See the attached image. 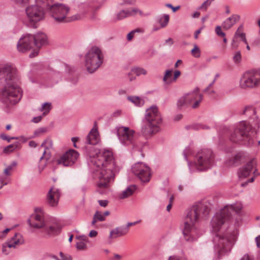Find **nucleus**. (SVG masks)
<instances>
[{
	"instance_id": "412c9836",
	"label": "nucleus",
	"mask_w": 260,
	"mask_h": 260,
	"mask_svg": "<svg viewBox=\"0 0 260 260\" xmlns=\"http://www.w3.org/2000/svg\"><path fill=\"white\" fill-rule=\"evenodd\" d=\"M159 131V124L143 120L141 132L146 137H149Z\"/></svg>"
},
{
	"instance_id": "a18cd8bd",
	"label": "nucleus",
	"mask_w": 260,
	"mask_h": 260,
	"mask_svg": "<svg viewBox=\"0 0 260 260\" xmlns=\"http://www.w3.org/2000/svg\"><path fill=\"white\" fill-rule=\"evenodd\" d=\"M192 149L189 146L186 147L183 152L184 157L187 161H188L187 156H189V155L192 154Z\"/></svg>"
},
{
	"instance_id": "3c124183",
	"label": "nucleus",
	"mask_w": 260,
	"mask_h": 260,
	"mask_svg": "<svg viewBox=\"0 0 260 260\" xmlns=\"http://www.w3.org/2000/svg\"><path fill=\"white\" fill-rule=\"evenodd\" d=\"M133 16H135L137 14H139L141 16H144L146 15L144 14L143 12L138 8H134L132 9Z\"/></svg>"
},
{
	"instance_id": "c9c22d12",
	"label": "nucleus",
	"mask_w": 260,
	"mask_h": 260,
	"mask_svg": "<svg viewBox=\"0 0 260 260\" xmlns=\"http://www.w3.org/2000/svg\"><path fill=\"white\" fill-rule=\"evenodd\" d=\"M105 220V217H104V215H103V214L100 212V211H96L94 216H93V220L91 222V224L92 225H94L95 224V223L98 221H104Z\"/></svg>"
},
{
	"instance_id": "58836bf2",
	"label": "nucleus",
	"mask_w": 260,
	"mask_h": 260,
	"mask_svg": "<svg viewBox=\"0 0 260 260\" xmlns=\"http://www.w3.org/2000/svg\"><path fill=\"white\" fill-rule=\"evenodd\" d=\"M169 21V15L165 14L159 20V23L162 27H165Z\"/></svg>"
},
{
	"instance_id": "338daca9",
	"label": "nucleus",
	"mask_w": 260,
	"mask_h": 260,
	"mask_svg": "<svg viewBox=\"0 0 260 260\" xmlns=\"http://www.w3.org/2000/svg\"><path fill=\"white\" fill-rule=\"evenodd\" d=\"M10 231V229H6L0 233V238H4L6 234Z\"/></svg>"
},
{
	"instance_id": "7c9ffc66",
	"label": "nucleus",
	"mask_w": 260,
	"mask_h": 260,
	"mask_svg": "<svg viewBox=\"0 0 260 260\" xmlns=\"http://www.w3.org/2000/svg\"><path fill=\"white\" fill-rule=\"evenodd\" d=\"M147 74V71L145 69L141 67H136L132 69L130 73H128V76L129 77V80L132 81L135 77H131L134 75H136V76H140L141 75H146Z\"/></svg>"
},
{
	"instance_id": "5701e85b",
	"label": "nucleus",
	"mask_w": 260,
	"mask_h": 260,
	"mask_svg": "<svg viewBox=\"0 0 260 260\" xmlns=\"http://www.w3.org/2000/svg\"><path fill=\"white\" fill-rule=\"evenodd\" d=\"M256 161L253 159L247 162L243 167L239 169L238 175L240 178H245L250 175L254 170Z\"/></svg>"
},
{
	"instance_id": "72a5a7b5",
	"label": "nucleus",
	"mask_w": 260,
	"mask_h": 260,
	"mask_svg": "<svg viewBox=\"0 0 260 260\" xmlns=\"http://www.w3.org/2000/svg\"><path fill=\"white\" fill-rule=\"evenodd\" d=\"M45 232L49 236H53L59 233V229L57 226H50L49 227H44Z\"/></svg>"
},
{
	"instance_id": "dca6fc26",
	"label": "nucleus",
	"mask_w": 260,
	"mask_h": 260,
	"mask_svg": "<svg viewBox=\"0 0 260 260\" xmlns=\"http://www.w3.org/2000/svg\"><path fill=\"white\" fill-rule=\"evenodd\" d=\"M133 173L143 182H148L150 180V168L142 162L135 164L132 167Z\"/></svg>"
},
{
	"instance_id": "20e7f679",
	"label": "nucleus",
	"mask_w": 260,
	"mask_h": 260,
	"mask_svg": "<svg viewBox=\"0 0 260 260\" xmlns=\"http://www.w3.org/2000/svg\"><path fill=\"white\" fill-rule=\"evenodd\" d=\"M1 75L4 76L7 82L0 95L1 101L7 105L16 104L22 97L21 89L14 84L17 79L16 69L12 66H0Z\"/></svg>"
},
{
	"instance_id": "423d86ee",
	"label": "nucleus",
	"mask_w": 260,
	"mask_h": 260,
	"mask_svg": "<svg viewBox=\"0 0 260 260\" xmlns=\"http://www.w3.org/2000/svg\"><path fill=\"white\" fill-rule=\"evenodd\" d=\"M47 36L43 32L35 35L27 34L20 39L17 47L19 52H25L34 46L39 49L47 43Z\"/></svg>"
},
{
	"instance_id": "13d9d810",
	"label": "nucleus",
	"mask_w": 260,
	"mask_h": 260,
	"mask_svg": "<svg viewBox=\"0 0 260 260\" xmlns=\"http://www.w3.org/2000/svg\"><path fill=\"white\" fill-rule=\"evenodd\" d=\"M168 260H187L184 257H180L178 256H170Z\"/></svg>"
},
{
	"instance_id": "c03bdc74",
	"label": "nucleus",
	"mask_w": 260,
	"mask_h": 260,
	"mask_svg": "<svg viewBox=\"0 0 260 260\" xmlns=\"http://www.w3.org/2000/svg\"><path fill=\"white\" fill-rule=\"evenodd\" d=\"M99 66H84L85 68L83 69L89 74H92L95 72Z\"/></svg>"
},
{
	"instance_id": "6e6d98bb",
	"label": "nucleus",
	"mask_w": 260,
	"mask_h": 260,
	"mask_svg": "<svg viewBox=\"0 0 260 260\" xmlns=\"http://www.w3.org/2000/svg\"><path fill=\"white\" fill-rule=\"evenodd\" d=\"M1 138L4 140H7L8 142H10L11 140H12V139H16V140H17L18 139V138L17 137H11V138H9L8 137L7 135H5V134H2L1 135Z\"/></svg>"
},
{
	"instance_id": "1a4fd4ad",
	"label": "nucleus",
	"mask_w": 260,
	"mask_h": 260,
	"mask_svg": "<svg viewBox=\"0 0 260 260\" xmlns=\"http://www.w3.org/2000/svg\"><path fill=\"white\" fill-rule=\"evenodd\" d=\"M240 87L243 89L253 88L260 85V68L244 72L240 80Z\"/></svg>"
},
{
	"instance_id": "4be33fe9",
	"label": "nucleus",
	"mask_w": 260,
	"mask_h": 260,
	"mask_svg": "<svg viewBox=\"0 0 260 260\" xmlns=\"http://www.w3.org/2000/svg\"><path fill=\"white\" fill-rule=\"evenodd\" d=\"M60 195V191L58 188L52 187L47 193V200L48 204L51 207L56 206L58 205Z\"/></svg>"
},
{
	"instance_id": "f257e3e1",
	"label": "nucleus",
	"mask_w": 260,
	"mask_h": 260,
	"mask_svg": "<svg viewBox=\"0 0 260 260\" xmlns=\"http://www.w3.org/2000/svg\"><path fill=\"white\" fill-rule=\"evenodd\" d=\"M88 164L93 170L94 177L98 179L97 185L105 188L113 180L116 173L120 170L116 164L113 153L109 150L96 152V155L89 154Z\"/></svg>"
},
{
	"instance_id": "9d476101",
	"label": "nucleus",
	"mask_w": 260,
	"mask_h": 260,
	"mask_svg": "<svg viewBox=\"0 0 260 260\" xmlns=\"http://www.w3.org/2000/svg\"><path fill=\"white\" fill-rule=\"evenodd\" d=\"M47 11L49 15L58 23H64L68 21L67 16L70 11L67 5L60 3L51 4Z\"/></svg>"
},
{
	"instance_id": "ea45409f",
	"label": "nucleus",
	"mask_w": 260,
	"mask_h": 260,
	"mask_svg": "<svg viewBox=\"0 0 260 260\" xmlns=\"http://www.w3.org/2000/svg\"><path fill=\"white\" fill-rule=\"evenodd\" d=\"M18 143L16 142L13 144H11L4 148V151L5 153H10L16 149L18 147Z\"/></svg>"
},
{
	"instance_id": "0eeeda50",
	"label": "nucleus",
	"mask_w": 260,
	"mask_h": 260,
	"mask_svg": "<svg viewBox=\"0 0 260 260\" xmlns=\"http://www.w3.org/2000/svg\"><path fill=\"white\" fill-rule=\"evenodd\" d=\"M242 208L243 205L240 202L225 206L212 218L211 222L212 231L214 232L219 231L222 225L230 219L232 211L234 210L236 212H239Z\"/></svg>"
},
{
	"instance_id": "052dcab7",
	"label": "nucleus",
	"mask_w": 260,
	"mask_h": 260,
	"mask_svg": "<svg viewBox=\"0 0 260 260\" xmlns=\"http://www.w3.org/2000/svg\"><path fill=\"white\" fill-rule=\"evenodd\" d=\"M240 260H254V258L251 255L245 254Z\"/></svg>"
},
{
	"instance_id": "aec40b11",
	"label": "nucleus",
	"mask_w": 260,
	"mask_h": 260,
	"mask_svg": "<svg viewBox=\"0 0 260 260\" xmlns=\"http://www.w3.org/2000/svg\"><path fill=\"white\" fill-rule=\"evenodd\" d=\"M145 119L159 125L161 123V117L156 106H153L146 110Z\"/></svg>"
},
{
	"instance_id": "603ef678",
	"label": "nucleus",
	"mask_w": 260,
	"mask_h": 260,
	"mask_svg": "<svg viewBox=\"0 0 260 260\" xmlns=\"http://www.w3.org/2000/svg\"><path fill=\"white\" fill-rule=\"evenodd\" d=\"M215 32L217 36L224 37H225V34L221 31V28L220 26H217L215 28Z\"/></svg>"
},
{
	"instance_id": "6ab92c4d",
	"label": "nucleus",
	"mask_w": 260,
	"mask_h": 260,
	"mask_svg": "<svg viewBox=\"0 0 260 260\" xmlns=\"http://www.w3.org/2000/svg\"><path fill=\"white\" fill-rule=\"evenodd\" d=\"M36 213L32 214L28 219L30 227L36 229L43 228L45 226V222L42 215V210L40 208L35 210Z\"/></svg>"
},
{
	"instance_id": "bf43d9fd",
	"label": "nucleus",
	"mask_w": 260,
	"mask_h": 260,
	"mask_svg": "<svg viewBox=\"0 0 260 260\" xmlns=\"http://www.w3.org/2000/svg\"><path fill=\"white\" fill-rule=\"evenodd\" d=\"M166 6L168 8H171L173 12H175L177 10L179 9L180 7L178 6L176 7H173L171 4H167Z\"/></svg>"
},
{
	"instance_id": "09e8293b",
	"label": "nucleus",
	"mask_w": 260,
	"mask_h": 260,
	"mask_svg": "<svg viewBox=\"0 0 260 260\" xmlns=\"http://www.w3.org/2000/svg\"><path fill=\"white\" fill-rule=\"evenodd\" d=\"M191 53L193 56L196 57H198L200 56V50L197 45H195L194 46L193 48L191 50Z\"/></svg>"
},
{
	"instance_id": "680f3d73",
	"label": "nucleus",
	"mask_w": 260,
	"mask_h": 260,
	"mask_svg": "<svg viewBox=\"0 0 260 260\" xmlns=\"http://www.w3.org/2000/svg\"><path fill=\"white\" fill-rule=\"evenodd\" d=\"M213 2V1H211V0H206L205 2H204L202 6H201V8H205V9H206L207 8V7L208 6H209L210 5V4H211V3Z\"/></svg>"
},
{
	"instance_id": "774afa93",
	"label": "nucleus",
	"mask_w": 260,
	"mask_h": 260,
	"mask_svg": "<svg viewBox=\"0 0 260 260\" xmlns=\"http://www.w3.org/2000/svg\"><path fill=\"white\" fill-rule=\"evenodd\" d=\"M254 177L253 176L250 179H249L248 181H247L246 182L242 183L241 186L243 187L246 186L248 183L252 182L254 181Z\"/></svg>"
},
{
	"instance_id": "864d4df0",
	"label": "nucleus",
	"mask_w": 260,
	"mask_h": 260,
	"mask_svg": "<svg viewBox=\"0 0 260 260\" xmlns=\"http://www.w3.org/2000/svg\"><path fill=\"white\" fill-rule=\"evenodd\" d=\"M233 59L236 63H238L240 62L241 59V55L240 51L237 52L235 54L233 57Z\"/></svg>"
},
{
	"instance_id": "37998d69",
	"label": "nucleus",
	"mask_w": 260,
	"mask_h": 260,
	"mask_svg": "<svg viewBox=\"0 0 260 260\" xmlns=\"http://www.w3.org/2000/svg\"><path fill=\"white\" fill-rule=\"evenodd\" d=\"M37 5L38 4H44V6L46 7V10L47 8L51 6L52 0H36Z\"/></svg>"
},
{
	"instance_id": "b1692460",
	"label": "nucleus",
	"mask_w": 260,
	"mask_h": 260,
	"mask_svg": "<svg viewBox=\"0 0 260 260\" xmlns=\"http://www.w3.org/2000/svg\"><path fill=\"white\" fill-rule=\"evenodd\" d=\"M180 74L181 73L179 71H173V70H167L165 72L163 81L166 84H170L175 82Z\"/></svg>"
},
{
	"instance_id": "f3484780",
	"label": "nucleus",
	"mask_w": 260,
	"mask_h": 260,
	"mask_svg": "<svg viewBox=\"0 0 260 260\" xmlns=\"http://www.w3.org/2000/svg\"><path fill=\"white\" fill-rule=\"evenodd\" d=\"M79 153L76 150L70 149L60 156L57 159L58 165L64 167H71L77 161Z\"/></svg>"
},
{
	"instance_id": "8fccbe9b",
	"label": "nucleus",
	"mask_w": 260,
	"mask_h": 260,
	"mask_svg": "<svg viewBox=\"0 0 260 260\" xmlns=\"http://www.w3.org/2000/svg\"><path fill=\"white\" fill-rule=\"evenodd\" d=\"M59 255L60 256V259L61 260H72V257L71 255L67 254V253H64L62 252H59Z\"/></svg>"
},
{
	"instance_id": "0e129e2a",
	"label": "nucleus",
	"mask_w": 260,
	"mask_h": 260,
	"mask_svg": "<svg viewBox=\"0 0 260 260\" xmlns=\"http://www.w3.org/2000/svg\"><path fill=\"white\" fill-rule=\"evenodd\" d=\"M98 202L101 206L104 207H106L108 203L107 200H99Z\"/></svg>"
},
{
	"instance_id": "c85d7f7f",
	"label": "nucleus",
	"mask_w": 260,
	"mask_h": 260,
	"mask_svg": "<svg viewBox=\"0 0 260 260\" xmlns=\"http://www.w3.org/2000/svg\"><path fill=\"white\" fill-rule=\"evenodd\" d=\"M80 240V241L76 243V248L79 250H84L87 249L86 243L88 242V238L86 236L82 235L77 237Z\"/></svg>"
},
{
	"instance_id": "e2e57ef3",
	"label": "nucleus",
	"mask_w": 260,
	"mask_h": 260,
	"mask_svg": "<svg viewBox=\"0 0 260 260\" xmlns=\"http://www.w3.org/2000/svg\"><path fill=\"white\" fill-rule=\"evenodd\" d=\"M141 221V220H139L138 221L133 222H128L126 224V226L125 228H127V229L128 230V228L129 226L132 225H135L138 223H140Z\"/></svg>"
},
{
	"instance_id": "9b49d317",
	"label": "nucleus",
	"mask_w": 260,
	"mask_h": 260,
	"mask_svg": "<svg viewBox=\"0 0 260 260\" xmlns=\"http://www.w3.org/2000/svg\"><path fill=\"white\" fill-rule=\"evenodd\" d=\"M203 95L200 93L199 89L196 88L192 91L186 93L180 98L177 101V106L181 108L186 107L192 105V108L196 109L198 108L203 100Z\"/></svg>"
},
{
	"instance_id": "e433bc0d",
	"label": "nucleus",
	"mask_w": 260,
	"mask_h": 260,
	"mask_svg": "<svg viewBox=\"0 0 260 260\" xmlns=\"http://www.w3.org/2000/svg\"><path fill=\"white\" fill-rule=\"evenodd\" d=\"M17 163L16 161H13L10 165L7 166L4 170V174L6 176H10L12 175V171L14 168L16 167Z\"/></svg>"
},
{
	"instance_id": "4c0bfd02",
	"label": "nucleus",
	"mask_w": 260,
	"mask_h": 260,
	"mask_svg": "<svg viewBox=\"0 0 260 260\" xmlns=\"http://www.w3.org/2000/svg\"><path fill=\"white\" fill-rule=\"evenodd\" d=\"M52 109L51 104L50 103H45L42 105L39 110L43 112V116H45L49 113Z\"/></svg>"
},
{
	"instance_id": "49530a36",
	"label": "nucleus",
	"mask_w": 260,
	"mask_h": 260,
	"mask_svg": "<svg viewBox=\"0 0 260 260\" xmlns=\"http://www.w3.org/2000/svg\"><path fill=\"white\" fill-rule=\"evenodd\" d=\"M47 132V128L45 127H41L36 129L34 132V136L35 137H38L41 135Z\"/></svg>"
},
{
	"instance_id": "79ce46f5",
	"label": "nucleus",
	"mask_w": 260,
	"mask_h": 260,
	"mask_svg": "<svg viewBox=\"0 0 260 260\" xmlns=\"http://www.w3.org/2000/svg\"><path fill=\"white\" fill-rule=\"evenodd\" d=\"M215 82V79H214L212 82L204 89V92L209 95H212L214 93V90L212 89V87Z\"/></svg>"
},
{
	"instance_id": "ddd939ff",
	"label": "nucleus",
	"mask_w": 260,
	"mask_h": 260,
	"mask_svg": "<svg viewBox=\"0 0 260 260\" xmlns=\"http://www.w3.org/2000/svg\"><path fill=\"white\" fill-rule=\"evenodd\" d=\"M117 136L123 146H132L135 141V132L128 127L119 126L115 128Z\"/></svg>"
},
{
	"instance_id": "473e14b6",
	"label": "nucleus",
	"mask_w": 260,
	"mask_h": 260,
	"mask_svg": "<svg viewBox=\"0 0 260 260\" xmlns=\"http://www.w3.org/2000/svg\"><path fill=\"white\" fill-rule=\"evenodd\" d=\"M127 99L137 106H142L144 104V100L139 96H129L127 97Z\"/></svg>"
},
{
	"instance_id": "f704fd0d",
	"label": "nucleus",
	"mask_w": 260,
	"mask_h": 260,
	"mask_svg": "<svg viewBox=\"0 0 260 260\" xmlns=\"http://www.w3.org/2000/svg\"><path fill=\"white\" fill-rule=\"evenodd\" d=\"M243 25H240V26L238 28L237 30H236L235 34L234 35V39L236 38L237 37H240V38H242L243 37H244L245 36V34L244 32H243ZM234 43H235V40L233 39V41H232V46L234 48L237 47V46H235L234 45Z\"/></svg>"
},
{
	"instance_id": "2f4dec72",
	"label": "nucleus",
	"mask_w": 260,
	"mask_h": 260,
	"mask_svg": "<svg viewBox=\"0 0 260 260\" xmlns=\"http://www.w3.org/2000/svg\"><path fill=\"white\" fill-rule=\"evenodd\" d=\"M242 157V153L240 152L234 155L231 158L229 159V160H227L226 164L228 166L235 165L241 160Z\"/></svg>"
},
{
	"instance_id": "4468645a",
	"label": "nucleus",
	"mask_w": 260,
	"mask_h": 260,
	"mask_svg": "<svg viewBox=\"0 0 260 260\" xmlns=\"http://www.w3.org/2000/svg\"><path fill=\"white\" fill-rule=\"evenodd\" d=\"M25 12L29 22L36 27V24L45 18L44 9L38 5H32L25 9Z\"/></svg>"
},
{
	"instance_id": "393cba45",
	"label": "nucleus",
	"mask_w": 260,
	"mask_h": 260,
	"mask_svg": "<svg viewBox=\"0 0 260 260\" xmlns=\"http://www.w3.org/2000/svg\"><path fill=\"white\" fill-rule=\"evenodd\" d=\"M41 147L44 148L43 155L40 158V161L45 159L46 161L49 159L51 157L50 149L52 148V142L50 139L46 140L41 145Z\"/></svg>"
},
{
	"instance_id": "cd10ccee",
	"label": "nucleus",
	"mask_w": 260,
	"mask_h": 260,
	"mask_svg": "<svg viewBox=\"0 0 260 260\" xmlns=\"http://www.w3.org/2000/svg\"><path fill=\"white\" fill-rule=\"evenodd\" d=\"M128 233L127 228L124 227L116 228L111 231L109 238H116L118 237L122 236Z\"/></svg>"
},
{
	"instance_id": "69168bd1",
	"label": "nucleus",
	"mask_w": 260,
	"mask_h": 260,
	"mask_svg": "<svg viewBox=\"0 0 260 260\" xmlns=\"http://www.w3.org/2000/svg\"><path fill=\"white\" fill-rule=\"evenodd\" d=\"M43 116H39L37 117H34V118L32 119V121L34 123H38L40 121H41Z\"/></svg>"
},
{
	"instance_id": "de8ad7c7",
	"label": "nucleus",
	"mask_w": 260,
	"mask_h": 260,
	"mask_svg": "<svg viewBox=\"0 0 260 260\" xmlns=\"http://www.w3.org/2000/svg\"><path fill=\"white\" fill-rule=\"evenodd\" d=\"M137 0H121V2L119 3V5H133L136 4Z\"/></svg>"
},
{
	"instance_id": "2eb2a0df",
	"label": "nucleus",
	"mask_w": 260,
	"mask_h": 260,
	"mask_svg": "<svg viewBox=\"0 0 260 260\" xmlns=\"http://www.w3.org/2000/svg\"><path fill=\"white\" fill-rule=\"evenodd\" d=\"M85 65H102L104 57L102 51L96 46H93L85 55Z\"/></svg>"
},
{
	"instance_id": "7ed1b4c3",
	"label": "nucleus",
	"mask_w": 260,
	"mask_h": 260,
	"mask_svg": "<svg viewBox=\"0 0 260 260\" xmlns=\"http://www.w3.org/2000/svg\"><path fill=\"white\" fill-rule=\"evenodd\" d=\"M242 114L253 119V123L249 125V124L245 121L240 122L231 135L230 139L233 143L243 142L244 144L253 145L254 140L251 136L253 132L256 133L259 127V120L256 115L255 109L252 106H245Z\"/></svg>"
},
{
	"instance_id": "39448f33",
	"label": "nucleus",
	"mask_w": 260,
	"mask_h": 260,
	"mask_svg": "<svg viewBox=\"0 0 260 260\" xmlns=\"http://www.w3.org/2000/svg\"><path fill=\"white\" fill-rule=\"evenodd\" d=\"M47 36L43 32L35 35L27 34L20 39L17 47L19 52H25L34 46L39 49L47 43Z\"/></svg>"
},
{
	"instance_id": "a19ab883",
	"label": "nucleus",
	"mask_w": 260,
	"mask_h": 260,
	"mask_svg": "<svg viewBox=\"0 0 260 260\" xmlns=\"http://www.w3.org/2000/svg\"><path fill=\"white\" fill-rule=\"evenodd\" d=\"M215 82V79H214L212 82L204 89V92L209 95H212L214 93V90L212 89V87Z\"/></svg>"
},
{
	"instance_id": "f8f14e48",
	"label": "nucleus",
	"mask_w": 260,
	"mask_h": 260,
	"mask_svg": "<svg viewBox=\"0 0 260 260\" xmlns=\"http://www.w3.org/2000/svg\"><path fill=\"white\" fill-rule=\"evenodd\" d=\"M234 239V235L217 234L213 239V241L215 247L218 249L219 252L224 253L231 251Z\"/></svg>"
},
{
	"instance_id": "f03ea898",
	"label": "nucleus",
	"mask_w": 260,
	"mask_h": 260,
	"mask_svg": "<svg viewBox=\"0 0 260 260\" xmlns=\"http://www.w3.org/2000/svg\"><path fill=\"white\" fill-rule=\"evenodd\" d=\"M210 212V205L207 202L199 203L187 212L184 219L183 234L188 242L196 241L201 234L197 224L202 218H206Z\"/></svg>"
},
{
	"instance_id": "4d7b16f0",
	"label": "nucleus",
	"mask_w": 260,
	"mask_h": 260,
	"mask_svg": "<svg viewBox=\"0 0 260 260\" xmlns=\"http://www.w3.org/2000/svg\"><path fill=\"white\" fill-rule=\"evenodd\" d=\"M138 31H139V29H135V30L131 31L127 35V40L128 41H131L133 39L134 34L136 32H138Z\"/></svg>"
},
{
	"instance_id": "bb28decb",
	"label": "nucleus",
	"mask_w": 260,
	"mask_h": 260,
	"mask_svg": "<svg viewBox=\"0 0 260 260\" xmlns=\"http://www.w3.org/2000/svg\"><path fill=\"white\" fill-rule=\"evenodd\" d=\"M240 18V16L238 15H232L223 22L222 24L223 28L225 30L230 29L237 22L239 21Z\"/></svg>"
},
{
	"instance_id": "a211bd4d",
	"label": "nucleus",
	"mask_w": 260,
	"mask_h": 260,
	"mask_svg": "<svg viewBox=\"0 0 260 260\" xmlns=\"http://www.w3.org/2000/svg\"><path fill=\"white\" fill-rule=\"evenodd\" d=\"M24 243L22 236L19 233H15L11 239L2 244V251L4 254L7 255L11 252V249L15 248Z\"/></svg>"
},
{
	"instance_id": "6e6552de",
	"label": "nucleus",
	"mask_w": 260,
	"mask_h": 260,
	"mask_svg": "<svg viewBox=\"0 0 260 260\" xmlns=\"http://www.w3.org/2000/svg\"><path fill=\"white\" fill-rule=\"evenodd\" d=\"M213 163V152L210 149H204L200 150L197 154L194 163L188 161L190 172L203 171L210 169Z\"/></svg>"
},
{
	"instance_id": "5fc2aeb1",
	"label": "nucleus",
	"mask_w": 260,
	"mask_h": 260,
	"mask_svg": "<svg viewBox=\"0 0 260 260\" xmlns=\"http://www.w3.org/2000/svg\"><path fill=\"white\" fill-rule=\"evenodd\" d=\"M126 18L125 12L124 10H121L117 14V19L118 20H121Z\"/></svg>"
},
{
	"instance_id": "a878e982",
	"label": "nucleus",
	"mask_w": 260,
	"mask_h": 260,
	"mask_svg": "<svg viewBox=\"0 0 260 260\" xmlns=\"http://www.w3.org/2000/svg\"><path fill=\"white\" fill-rule=\"evenodd\" d=\"M100 141V136L98 129L93 127L89 132L86 138V143L90 145H96Z\"/></svg>"
},
{
	"instance_id": "c756f323",
	"label": "nucleus",
	"mask_w": 260,
	"mask_h": 260,
	"mask_svg": "<svg viewBox=\"0 0 260 260\" xmlns=\"http://www.w3.org/2000/svg\"><path fill=\"white\" fill-rule=\"evenodd\" d=\"M136 189L135 185H130L128 186L124 190H123L119 195L120 199H123L132 196Z\"/></svg>"
}]
</instances>
